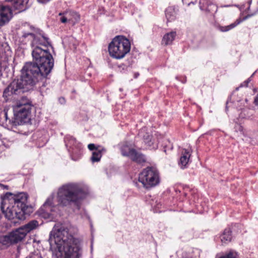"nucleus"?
<instances>
[{
	"mask_svg": "<svg viewBox=\"0 0 258 258\" xmlns=\"http://www.w3.org/2000/svg\"><path fill=\"white\" fill-rule=\"evenodd\" d=\"M88 194L89 189L86 185L73 183L64 184L57 191L58 204H54L55 194L52 193L39 209L38 213L44 219L55 220L60 215V206H68L72 203L78 206L80 201Z\"/></svg>",
	"mask_w": 258,
	"mask_h": 258,
	"instance_id": "nucleus-1",
	"label": "nucleus"
},
{
	"mask_svg": "<svg viewBox=\"0 0 258 258\" xmlns=\"http://www.w3.org/2000/svg\"><path fill=\"white\" fill-rule=\"evenodd\" d=\"M51 246L58 249L56 258H80L82 255L80 241L74 237L66 226L56 224L49 234Z\"/></svg>",
	"mask_w": 258,
	"mask_h": 258,
	"instance_id": "nucleus-2",
	"label": "nucleus"
},
{
	"mask_svg": "<svg viewBox=\"0 0 258 258\" xmlns=\"http://www.w3.org/2000/svg\"><path fill=\"white\" fill-rule=\"evenodd\" d=\"M1 198V209L9 220L15 218L23 220L25 218V215H30L33 212V207L26 205L28 197L24 192L17 195L7 192Z\"/></svg>",
	"mask_w": 258,
	"mask_h": 258,
	"instance_id": "nucleus-3",
	"label": "nucleus"
},
{
	"mask_svg": "<svg viewBox=\"0 0 258 258\" xmlns=\"http://www.w3.org/2000/svg\"><path fill=\"white\" fill-rule=\"evenodd\" d=\"M32 47L33 61L25 63L23 68L25 69L29 68L33 71L32 75L42 81L51 72L54 66V60L47 48L38 45Z\"/></svg>",
	"mask_w": 258,
	"mask_h": 258,
	"instance_id": "nucleus-4",
	"label": "nucleus"
},
{
	"mask_svg": "<svg viewBox=\"0 0 258 258\" xmlns=\"http://www.w3.org/2000/svg\"><path fill=\"white\" fill-rule=\"evenodd\" d=\"M29 68L21 70V76L20 79L14 80L3 93L4 97L7 98L13 94H19L27 92L33 89L37 83L40 81L32 75L33 71Z\"/></svg>",
	"mask_w": 258,
	"mask_h": 258,
	"instance_id": "nucleus-5",
	"label": "nucleus"
},
{
	"mask_svg": "<svg viewBox=\"0 0 258 258\" xmlns=\"http://www.w3.org/2000/svg\"><path fill=\"white\" fill-rule=\"evenodd\" d=\"M131 50V43L128 39L122 36L114 37L108 46L110 55L119 59L123 58Z\"/></svg>",
	"mask_w": 258,
	"mask_h": 258,
	"instance_id": "nucleus-6",
	"label": "nucleus"
},
{
	"mask_svg": "<svg viewBox=\"0 0 258 258\" xmlns=\"http://www.w3.org/2000/svg\"><path fill=\"white\" fill-rule=\"evenodd\" d=\"M38 226V222L36 220H32L27 224L13 231L10 233L14 243L22 240L27 234L36 229Z\"/></svg>",
	"mask_w": 258,
	"mask_h": 258,
	"instance_id": "nucleus-7",
	"label": "nucleus"
},
{
	"mask_svg": "<svg viewBox=\"0 0 258 258\" xmlns=\"http://www.w3.org/2000/svg\"><path fill=\"white\" fill-rule=\"evenodd\" d=\"M31 109L13 106L14 121H12L14 125H21L28 122L30 120V114Z\"/></svg>",
	"mask_w": 258,
	"mask_h": 258,
	"instance_id": "nucleus-8",
	"label": "nucleus"
},
{
	"mask_svg": "<svg viewBox=\"0 0 258 258\" xmlns=\"http://www.w3.org/2000/svg\"><path fill=\"white\" fill-rule=\"evenodd\" d=\"M58 15L61 16L60 21L62 23L69 22L74 25L80 20V15L72 10H67L62 13H59Z\"/></svg>",
	"mask_w": 258,
	"mask_h": 258,
	"instance_id": "nucleus-9",
	"label": "nucleus"
},
{
	"mask_svg": "<svg viewBox=\"0 0 258 258\" xmlns=\"http://www.w3.org/2000/svg\"><path fill=\"white\" fill-rule=\"evenodd\" d=\"M29 30H24L22 32V35L20 37V40L24 44L29 42H31V45L33 42L36 41V37L37 32V29L31 26H28Z\"/></svg>",
	"mask_w": 258,
	"mask_h": 258,
	"instance_id": "nucleus-10",
	"label": "nucleus"
},
{
	"mask_svg": "<svg viewBox=\"0 0 258 258\" xmlns=\"http://www.w3.org/2000/svg\"><path fill=\"white\" fill-rule=\"evenodd\" d=\"M13 17L12 11L8 6L0 4V26L8 23Z\"/></svg>",
	"mask_w": 258,
	"mask_h": 258,
	"instance_id": "nucleus-11",
	"label": "nucleus"
},
{
	"mask_svg": "<svg viewBox=\"0 0 258 258\" xmlns=\"http://www.w3.org/2000/svg\"><path fill=\"white\" fill-rule=\"evenodd\" d=\"M12 115L11 112L9 109L5 108L3 111L0 112V122L3 125L11 127L12 128H14L18 125H14L12 121H14V116L13 117L10 116Z\"/></svg>",
	"mask_w": 258,
	"mask_h": 258,
	"instance_id": "nucleus-12",
	"label": "nucleus"
},
{
	"mask_svg": "<svg viewBox=\"0 0 258 258\" xmlns=\"http://www.w3.org/2000/svg\"><path fill=\"white\" fill-rule=\"evenodd\" d=\"M36 41L33 42L32 47H35L36 45L43 46V48H47L48 46L51 47V43L49 40V38L44 36L41 31L39 29L37 30Z\"/></svg>",
	"mask_w": 258,
	"mask_h": 258,
	"instance_id": "nucleus-13",
	"label": "nucleus"
},
{
	"mask_svg": "<svg viewBox=\"0 0 258 258\" xmlns=\"http://www.w3.org/2000/svg\"><path fill=\"white\" fill-rule=\"evenodd\" d=\"M159 178H138L137 181H134L139 187L143 186L149 188L154 186L159 183Z\"/></svg>",
	"mask_w": 258,
	"mask_h": 258,
	"instance_id": "nucleus-14",
	"label": "nucleus"
},
{
	"mask_svg": "<svg viewBox=\"0 0 258 258\" xmlns=\"http://www.w3.org/2000/svg\"><path fill=\"white\" fill-rule=\"evenodd\" d=\"M159 172L154 167H148L139 174V177H159Z\"/></svg>",
	"mask_w": 258,
	"mask_h": 258,
	"instance_id": "nucleus-15",
	"label": "nucleus"
},
{
	"mask_svg": "<svg viewBox=\"0 0 258 258\" xmlns=\"http://www.w3.org/2000/svg\"><path fill=\"white\" fill-rule=\"evenodd\" d=\"M13 106L31 109L32 105L30 100L26 97H22L18 100Z\"/></svg>",
	"mask_w": 258,
	"mask_h": 258,
	"instance_id": "nucleus-16",
	"label": "nucleus"
},
{
	"mask_svg": "<svg viewBox=\"0 0 258 258\" xmlns=\"http://www.w3.org/2000/svg\"><path fill=\"white\" fill-rule=\"evenodd\" d=\"M146 128H142L139 133L138 135L144 139V142L149 147H151L153 143L152 142V137L146 132Z\"/></svg>",
	"mask_w": 258,
	"mask_h": 258,
	"instance_id": "nucleus-17",
	"label": "nucleus"
},
{
	"mask_svg": "<svg viewBox=\"0 0 258 258\" xmlns=\"http://www.w3.org/2000/svg\"><path fill=\"white\" fill-rule=\"evenodd\" d=\"M120 150L123 156H127L130 158L133 156V154H135V151H136L131 146L127 145V143L122 144L120 147Z\"/></svg>",
	"mask_w": 258,
	"mask_h": 258,
	"instance_id": "nucleus-18",
	"label": "nucleus"
},
{
	"mask_svg": "<svg viewBox=\"0 0 258 258\" xmlns=\"http://www.w3.org/2000/svg\"><path fill=\"white\" fill-rule=\"evenodd\" d=\"M176 36V33L175 31L165 34L162 39V43L165 45L171 44L174 40Z\"/></svg>",
	"mask_w": 258,
	"mask_h": 258,
	"instance_id": "nucleus-19",
	"label": "nucleus"
},
{
	"mask_svg": "<svg viewBox=\"0 0 258 258\" xmlns=\"http://www.w3.org/2000/svg\"><path fill=\"white\" fill-rule=\"evenodd\" d=\"M190 156V154L189 152L187 150H184L183 152L182 153L179 162V165L180 166L181 168H183L186 166L188 163Z\"/></svg>",
	"mask_w": 258,
	"mask_h": 258,
	"instance_id": "nucleus-20",
	"label": "nucleus"
},
{
	"mask_svg": "<svg viewBox=\"0 0 258 258\" xmlns=\"http://www.w3.org/2000/svg\"><path fill=\"white\" fill-rule=\"evenodd\" d=\"M176 12L173 7H169L165 10V16L168 22L175 19Z\"/></svg>",
	"mask_w": 258,
	"mask_h": 258,
	"instance_id": "nucleus-21",
	"label": "nucleus"
},
{
	"mask_svg": "<svg viewBox=\"0 0 258 258\" xmlns=\"http://www.w3.org/2000/svg\"><path fill=\"white\" fill-rule=\"evenodd\" d=\"M106 150L104 148H102L100 150L94 151L92 153V156L91 158V160L93 163L99 162L102 157L103 152H105Z\"/></svg>",
	"mask_w": 258,
	"mask_h": 258,
	"instance_id": "nucleus-22",
	"label": "nucleus"
},
{
	"mask_svg": "<svg viewBox=\"0 0 258 258\" xmlns=\"http://www.w3.org/2000/svg\"><path fill=\"white\" fill-rule=\"evenodd\" d=\"M221 242L226 243L231 240V231L230 229H225L223 234L220 236Z\"/></svg>",
	"mask_w": 258,
	"mask_h": 258,
	"instance_id": "nucleus-23",
	"label": "nucleus"
},
{
	"mask_svg": "<svg viewBox=\"0 0 258 258\" xmlns=\"http://www.w3.org/2000/svg\"><path fill=\"white\" fill-rule=\"evenodd\" d=\"M131 158L134 161L138 163H142L146 162V158L144 155L141 153L135 151V154H133Z\"/></svg>",
	"mask_w": 258,
	"mask_h": 258,
	"instance_id": "nucleus-24",
	"label": "nucleus"
},
{
	"mask_svg": "<svg viewBox=\"0 0 258 258\" xmlns=\"http://www.w3.org/2000/svg\"><path fill=\"white\" fill-rule=\"evenodd\" d=\"M0 242L3 245L9 246L13 243H14L11 235H5L1 238Z\"/></svg>",
	"mask_w": 258,
	"mask_h": 258,
	"instance_id": "nucleus-25",
	"label": "nucleus"
},
{
	"mask_svg": "<svg viewBox=\"0 0 258 258\" xmlns=\"http://www.w3.org/2000/svg\"><path fill=\"white\" fill-rule=\"evenodd\" d=\"M240 21L237 20L235 22L229 25L226 26H221L220 27V30L222 32H227L235 27L237 25H238L240 23Z\"/></svg>",
	"mask_w": 258,
	"mask_h": 258,
	"instance_id": "nucleus-26",
	"label": "nucleus"
},
{
	"mask_svg": "<svg viewBox=\"0 0 258 258\" xmlns=\"http://www.w3.org/2000/svg\"><path fill=\"white\" fill-rule=\"evenodd\" d=\"M248 100L247 99H245L244 100H237L236 101H234L235 106L238 109H241L243 106H245V104L247 103Z\"/></svg>",
	"mask_w": 258,
	"mask_h": 258,
	"instance_id": "nucleus-27",
	"label": "nucleus"
},
{
	"mask_svg": "<svg viewBox=\"0 0 258 258\" xmlns=\"http://www.w3.org/2000/svg\"><path fill=\"white\" fill-rule=\"evenodd\" d=\"M66 141H68V143H66V146L71 147L73 146H75L76 143V139L73 137H69L66 138Z\"/></svg>",
	"mask_w": 258,
	"mask_h": 258,
	"instance_id": "nucleus-28",
	"label": "nucleus"
},
{
	"mask_svg": "<svg viewBox=\"0 0 258 258\" xmlns=\"http://www.w3.org/2000/svg\"><path fill=\"white\" fill-rule=\"evenodd\" d=\"M26 258H43L41 254L39 251H35L31 253Z\"/></svg>",
	"mask_w": 258,
	"mask_h": 258,
	"instance_id": "nucleus-29",
	"label": "nucleus"
},
{
	"mask_svg": "<svg viewBox=\"0 0 258 258\" xmlns=\"http://www.w3.org/2000/svg\"><path fill=\"white\" fill-rule=\"evenodd\" d=\"M220 258H237V253L236 252L231 251L222 256Z\"/></svg>",
	"mask_w": 258,
	"mask_h": 258,
	"instance_id": "nucleus-30",
	"label": "nucleus"
},
{
	"mask_svg": "<svg viewBox=\"0 0 258 258\" xmlns=\"http://www.w3.org/2000/svg\"><path fill=\"white\" fill-rule=\"evenodd\" d=\"M214 11L215 12H217L218 10V7L216 5L214 4H211L208 6V10L211 12V10Z\"/></svg>",
	"mask_w": 258,
	"mask_h": 258,
	"instance_id": "nucleus-31",
	"label": "nucleus"
},
{
	"mask_svg": "<svg viewBox=\"0 0 258 258\" xmlns=\"http://www.w3.org/2000/svg\"><path fill=\"white\" fill-rule=\"evenodd\" d=\"M254 74L253 73L250 78H249L247 80H246L245 81H244L243 83H242L240 86V87H243V86H245V87H247L248 83L251 81V78L254 75Z\"/></svg>",
	"mask_w": 258,
	"mask_h": 258,
	"instance_id": "nucleus-32",
	"label": "nucleus"
},
{
	"mask_svg": "<svg viewBox=\"0 0 258 258\" xmlns=\"http://www.w3.org/2000/svg\"><path fill=\"white\" fill-rule=\"evenodd\" d=\"M88 149L91 151H96L97 150H99L98 147H96L95 144H90L88 145Z\"/></svg>",
	"mask_w": 258,
	"mask_h": 258,
	"instance_id": "nucleus-33",
	"label": "nucleus"
},
{
	"mask_svg": "<svg viewBox=\"0 0 258 258\" xmlns=\"http://www.w3.org/2000/svg\"><path fill=\"white\" fill-rule=\"evenodd\" d=\"M235 128L236 131L238 130L240 132L243 133V127L241 125H240V124H237L235 125Z\"/></svg>",
	"mask_w": 258,
	"mask_h": 258,
	"instance_id": "nucleus-34",
	"label": "nucleus"
},
{
	"mask_svg": "<svg viewBox=\"0 0 258 258\" xmlns=\"http://www.w3.org/2000/svg\"><path fill=\"white\" fill-rule=\"evenodd\" d=\"M39 3L46 4L49 2L50 0H37Z\"/></svg>",
	"mask_w": 258,
	"mask_h": 258,
	"instance_id": "nucleus-35",
	"label": "nucleus"
},
{
	"mask_svg": "<svg viewBox=\"0 0 258 258\" xmlns=\"http://www.w3.org/2000/svg\"><path fill=\"white\" fill-rule=\"evenodd\" d=\"M4 189H8V186L0 183V190Z\"/></svg>",
	"mask_w": 258,
	"mask_h": 258,
	"instance_id": "nucleus-36",
	"label": "nucleus"
},
{
	"mask_svg": "<svg viewBox=\"0 0 258 258\" xmlns=\"http://www.w3.org/2000/svg\"><path fill=\"white\" fill-rule=\"evenodd\" d=\"M59 101L61 104H63L65 102V99L64 98L61 97L59 99Z\"/></svg>",
	"mask_w": 258,
	"mask_h": 258,
	"instance_id": "nucleus-37",
	"label": "nucleus"
},
{
	"mask_svg": "<svg viewBox=\"0 0 258 258\" xmlns=\"http://www.w3.org/2000/svg\"><path fill=\"white\" fill-rule=\"evenodd\" d=\"M254 103L256 105H258V94L256 95L254 100Z\"/></svg>",
	"mask_w": 258,
	"mask_h": 258,
	"instance_id": "nucleus-38",
	"label": "nucleus"
},
{
	"mask_svg": "<svg viewBox=\"0 0 258 258\" xmlns=\"http://www.w3.org/2000/svg\"><path fill=\"white\" fill-rule=\"evenodd\" d=\"M139 75V73H136V74H135V78H137Z\"/></svg>",
	"mask_w": 258,
	"mask_h": 258,
	"instance_id": "nucleus-39",
	"label": "nucleus"
},
{
	"mask_svg": "<svg viewBox=\"0 0 258 258\" xmlns=\"http://www.w3.org/2000/svg\"><path fill=\"white\" fill-rule=\"evenodd\" d=\"M2 135L0 134V138H1ZM1 141V139H0V142Z\"/></svg>",
	"mask_w": 258,
	"mask_h": 258,
	"instance_id": "nucleus-40",
	"label": "nucleus"
},
{
	"mask_svg": "<svg viewBox=\"0 0 258 258\" xmlns=\"http://www.w3.org/2000/svg\"><path fill=\"white\" fill-rule=\"evenodd\" d=\"M241 117H245L244 116H243L242 115H241Z\"/></svg>",
	"mask_w": 258,
	"mask_h": 258,
	"instance_id": "nucleus-41",
	"label": "nucleus"
}]
</instances>
